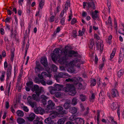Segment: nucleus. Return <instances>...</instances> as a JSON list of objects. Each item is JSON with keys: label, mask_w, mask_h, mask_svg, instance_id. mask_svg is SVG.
Masks as SVG:
<instances>
[{"label": "nucleus", "mask_w": 124, "mask_h": 124, "mask_svg": "<svg viewBox=\"0 0 124 124\" xmlns=\"http://www.w3.org/2000/svg\"><path fill=\"white\" fill-rule=\"evenodd\" d=\"M60 49L57 48L55 49L54 50L53 53L51 54L52 60L54 62L58 59H59V61L63 63H65L67 59V56L71 57L72 54H74L75 56H77L78 55V53L77 52L74 51L70 50L68 52L67 55V52L66 50L62 51L61 52V55L60 56L59 54L60 53Z\"/></svg>", "instance_id": "f257e3e1"}, {"label": "nucleus", "mask_w": 124, "mask_h": 124, "mask_svg": "<svg viewBox=\"0 0 124 124\" xmlns=\"http://www.w3.org/2000/svg\"><path fill=\"white\" fill-rule=\"evenodd\" d=\"M31 91L33 92H35L36 93V94H32V96L33 99L39 102L40 101V99L39 95L43 91V88H39L38 85H35L32 88Z\"/></svg>", "instance_id": "f03ea898"}, {"label": "nucleus", "mask_w": 124, "mask_h": 124, "mask_svg": "<svg viewBox=\"0 0 124 124\" xmlns=\"http://www.w3.org/2000/svg\"><path fill=\"white\" fill-rule=\"evenodd\" d=\"M48 105L47 106V108L45 110V112L48 113L50 110H52L54 108L55 104L51 100H49L48 101Z\"/></svg>", "instance_id": "7ed1b4c3"}, {"label": "nucleus", "mask_w": 124, "mask_h": 124, "mask_svg": "<svg viewBox=\"0 0 124 124\" xmlns=\"http://www.w3.org/2000/svg\"><path fill=\"white\" fill-rule=\"evenodd\" d=\"M68 73L65 72H60L54 76L56 80L58 82H59L58 79L60 78H68L70 77Z\"/></svg>", "instance_id": "20e7f679"}, {"label": "nucleus", "mask_w": 124, "mask_h": 124, "mask_svg": "<svg viewBox=\"0 0 124 124\" xmlns=\"http://www.w3.org/2000/svg\"><path fill=\"white\" fill-rule=\"evenodd\" d=\"M80 59H76L69 63V65L70 67H73L74 66H77L79 68L80 67V65H77V63H78V64H80L81 63H80Z\"/></svg>", "instance_id": "39448f33"}, {"label": "nucleus", "mask_w": 124, "mask_h": 124, "mask_svg": "<svg viewBox=\"0 0 124 124\" xmlns=\"http://www.w3.org/2000/svg\"><path fill=\"white\" fill-rule=\"evenodd\" d=\"M124 57V48H121L119 54V57L118 62L120 63L122 61Z\"/></svg>", "instance_id": "423d86ee"}, {"label": "nucleus", "mask_w": 124, "mask_h": 124, "mask_svg": "<svg viewBox=\"0 0 124 124\" xmlns=\"http://www.w3.org/2000/svg\"><path fill=\"white\" fill-rule=\"evenodd\" d=\"M63 108L60 106H58L56 108V109L59 114L62 115L67 114V111L66 110H63Z\"/></svg>", "instance_id": "0eeeda50"}, {"label": "nucleus", "mask_w": 124, "mask_h": 124, "mask_svg": "<svg viewBox=\"0 0 124 124\" xmlns=\"http://www.w3.org/2000/svg\"><path fill=\"white\" fill-rule=\"evenodd\" d=\"M47 113H50L49 116L52 119L55 118L58 114V113L55 111H49Z\"/></svg>", "instance_id": "6e6552de"}, {"label": "nucleus", "mask_w": 124, "mask_h": 124, "mask_svg": "<svg viewBox=\"0 0 124 124\" xmlns=\"http://www.w3.org/2000/svg\"><path fill=\"white\" fill-rule=\"evenodd\" d=\"M34 110L35 112L37 114L39 113L41 115H42L44 113V110L40 107L35 108Z\"/></svg>", "instance_id": "1a4fd4ad"}, {"label": "nucleus", "mask_w": 124, "mask_h": 124, "mask_svg": "<svg viewBox=\"0 0 124 124\" xmlns=\"http://www.w3.org/2000/svg\"><path fill=\"white\" fill-rule=\"evenodd\" d=\"M27 100L28 103L32 108H33L35 104V103L31 101L32 99L31 96H29L27 98Z\"/></svg>", "instance_id": "9d476101"}, {"label": "nucleus", "mask_w": 124, "mask_h": 124, "mask_svg": "<svg viewBox=\"0 0 124 124\" xmlns=\"http://www.w3.org/2000/svg\"><path fill=\"white\" fill-rule=\"evenodd\" d=\"M40 62L45 67H46L47 66L48 63L46 58L45 57L42 58L41 59Z\"/></svg>", "instance_id": "9b49d317"}, {"label": "nucleus", "mask_w": 124, "mask_h": 124, "mask_svg": "<svg viewBox=\"0 0 124 124\" xmlns=\"http://www.w3.org/2000/svg\"><path fill=\"white\" fill-rule=\"evenodd\" d=\"M35 116V114L34 113H32L27 116V118L29 121H32L34 120Z\"/></svg>", "instance_id": "f8f14e48"}, {"label": "nucleus", "mask_w": 124, "mask_h": 124, "mask_svg": "<svg viewBox=\"0 0 124 124\" xmlns=\"http://www.w3.org/2000/svg\"><path fill=\"white\" fill-rule=\"evenodd\" d=\"M11 66L10 65H9L8 69L7 72V80H8L10 77L11 73Z\"/></svg>", "instance_id": "ddd939ff"}, {"label": "nucleus", "mask_w": 124, "mask_h": 124, "mask_svg": "<svg viewBox=\"0 0 124 124\" xmlns=\"http://www.w3.org/2000/svg\"><path fill=\"white\" fill-rule=\"evenodd\" d=\"M54 86L56 91H59L62 90L63 85H62L55 84L54 85Z\"/></svg>", "instance_id": "4468645a"}, {"label": "nucleus", "mask_w": 124, "mask_h": 124, "mask_svg": "<svg viewBox=\"0 0 124 124\" xmlns=\"http://www.w3.org/2000/svg\"><path fill=\"white\" fill-rule=\"evenodd\" d=\"M77 124H84L85 121L83 119L80 118H77L75 120Z\"/></svg>", "instance_id": "2eb2a0df"}, {"label": "nucleus", "mask_w": 124, "mask_h": 124, "mask_svg": "<svg viewBox=\"0 0 124 124\" xmlns=\"http://www.w3.org/2000/svg\"><path fill=\"white\" fill-rule=\"evenodd\" d=\"M49 92L50 93L52 94H55V91H56L54 87H52L51 86L48 87Z\"/></svg>", "instance_id": "dca6fc26"}, {"label": "nucleus", "mask_w": 124, "mask_h": 124, "mask_svg": "<svg viewBox=\"0 0 124 124\" xmlns=\"http://www.w3.org/2000/svg\"><path fill=\"white\" fill-rule=\"evenodd\" d=\"M71 102L70 100H68L63 105V107L66 109H68L70 106Z\"/></svg>", "instance_id": "f3484780"}, {"label": "nucleus", "mask_w": 124, "mask_h": 124, "mask_svg": "<svg viewBox=\"0 0 124 124\" xmlns=\"http://www.w3.org/2000/svg\"><path fill=\"white\" fill-rule=\"evenodd\" d=\"M112 96L115 97L118 96V93L117 90L115 89H113L112 90Z\"/></svg>", "instance_id": "a211bd4d"}, {"label": "nucleus", "mask_w": 124, "mask_h": 124, "mask_svg": "<svg viewBox=\"0 0 124 124\" xmlns=\"http://www.w3.org/2000/svg\"><path fill=\"white\" fill-rule=\"evenodd\" d=\"M98 13V11L95 10L94 12H92V17L94 20H95L98 17V16L97 14Z\"/></svg>", "instance_id": "6ab92c4d"}, {"label": "nucleus", "mask_w": 124, "mask_h": 124, "mask_svg": "<svg viewBox=\"0 0 124 124\" xmlns=\"http://www.w3.org/2000/svg\"><path fill=\"white\" fill-rule=\"evenodd\" d=\"M77 80V78L75 77H73L71 78H68L66 79L65 80V81L67 82H74L75 83V84H77V82L76 81Z\"/></svg>", "instance_id": "aec40b11"}, {"label": "nucleus", "mask_w": 124, "mask_h": 124, "mask_svg": "<svg viewBox=\"0 0 124 124\" xmlns=\"http://www.w3.org/2000/svg\"><path fill=\"white\" fill-rule=\"evenodd\" d=\"M87 4L88 5L87 7L89 8L91 7L93 9H95V5L93 2H92L87 3Z\"/></svg>", "instance_id": "412c9836"}, {"label": "nucleus", "mask_w": 124, "mask_h": 124, "mask_svg": "<svg viewBox=\"0 0 124 124\" xmlns=\"http://www.w3.org/2000/svg\"><path fill=\"white\" fill-rule=\"evenodd\" d=\"M77 111V108L75 107H72L70 108V112L72 114H74L76 113Z\"/></svg>", "instance_id": "4be33fe9"}, {"label": "nucleus", "mask_w": 124, "mask_h": 124, "mask_svg": "<svg viewBox=\"0 0 124 124\" xmlns=\"http://www.w3.org/2000/svg\"><path fill=\"white\" fill-rule=\"evenodd\" d=\"M63 95V93L61 92H58L55 93V96L57 98H62Z\"/></svg>", "instance_id": "5701e85b"}, {"label": "nucleus", "mask_w": 124, "mask_h": 124, "mask_svg": "<svg viewBox=\"0 0 124 124\" xmlns=\"http://www.w3.org/2000/svg\"><path fill=\"white\" fill-rule=\"evenodd\" d=\"M108 118L111 121V122H110L109 120H108L109 123H111V124H117L116 122L114 120L113 117L111 116H109L108 117Z\"/></svg>", "instance_id": "b1692460"}, {"label": "nucleus", "mask_w": 124, "mask_h": 124, "mask_svg": "<svg viewBox=\"0 0 124 124\" xmlns=\"http://www.w3.org/2000/svg\"><path fill=\"white\" fill-rule=\"evenodd\" d=\"M118 106L116 102H113L111 105V108L113 110L116 109Z\"/></svg>", "instance_id": "393cba45"}, {"label": "nucleus", "mask_w": 124, "mask_h": 124, "mask_svg": "<svg viewBox=\"0 0 124 124\" xmlns=\"http://www.w3.org/2000/svg\"><path fill=\"white\" fill-rule=\"evenodd\" d=\"M16 113L17 116H18L22 117L24 115V114L23 111L20 110H17L16 112Z\"/></svg>", "instance_id": "a878e982"}, {"label": "nucleus", "mask_w": 124, "mask_h": 124, "mask_svg": "<svg viewBox=\"0 0 124 124\" xmlns=\"http://www.w3.org/2000/svg\"><path fill=\"white\" fill-rule=\"evenodd\" d=\"M17 121L19 124H22L25 122V121L24 119L20 117L18 118L17 119Z\"/></svg>", "instance_id": "bb28decb"}, {"label": "nucleus", "mask_w": 124, "mask_h": 124, "mask_svg": "<svg viewBox=\"0 0 124 124\" xmlns=\"http://www.w3.org/2000/svg\"><path fill=\"white\" fill-rule=\"evenodd\" d=\"M79 98L81 101H85L87 98L86 96L82 94L80 95Z\"/></svg>", "instance_id": "cd10ccee"}, {"label": "nucleus", "mask_w": 124, "mask_h": 124, "mask_svg": "<svg viewBox=\"0 0 124 124\" xmlns=\"http://www.w3.org/2000/svg\"><path fill=\"white\" fill-rule=\"evenodd\" d=\"M76 93L74 87H73V88H72L71 90H70V91L69 93V94L73 96Z\"/></svg>", "instance_id": "c85d7f7f"}, {"label": "nucleus", "mask_w": 124, "mask_h": 124, "mask_svg": "<svg viewBox=\"0 0 124 124\" xmlns=\"http://www.w3.org/2000/svg\"><path fill=\"white\" fill-rule=\"evenodd\" d=\"M90 41V44L89 45V47L91 49H92L94 45V43L93 39H91Z\"/></svg>", "instance_id": "c756f323"}, {"label": "nucleus", "mask_w": 124, "mask_h": 124, "mask_svg": "<svg viewBox=\"0 0 124 124\" xmlns=\"http://www.w3.org/2000/svg\"><path fill=\"white\" fill-rule=\"evenodd\" d=\"M39 7L40 9H42L43 7L44 4V0H39Z\"/></svg>", "instance_id": "7c9ffc66"}, {"label": "nucleus", "mask_w": 124, "mask_h": 124, "mask_svg": "<svg viewBox=\"0 0 124 124\" xmlns=\"http://www.w3.org/2000/svg\"><path fill=\"white\" fill-rule=\"evenodd\" d=\"M11 82H10L9 84H7V87H8V96L10 95L11 93H10V91L11 86Z\"/></svg>", "instance_id": "2f4dec72"}, {"label": "nucleus", "mask_w": 124, "mask_h": 124, "mask_svg": "<svg viewBox=\"0 0 124 124\" xmlns=\"http://www.w3.org/2000/svg\"><path fill=\"white\" fill-rule=\"evenodd\" d=\"M116 49L115 48H114L113 49V51L112 53L111 54L110 56V57L109 58L110 60H111L113 58V57L114 56L116 52Z\"/></svg>", "instance_id": "473e14b6"}, {"label": "nucleus", "mask_w": 124, "mask_h": 124, "mask_svg": "<svg viewBox=\"0 0 124 124\" xmlns=\"http://www.w3.org/2000/svg\"><path fill=\"white\" fill-rule=\"evenodd\" d=\"M33 82L32 81L26 83V85L27 86L29 87L30 88L31 90L32 88L34 86V85L33 86Z\"/></svg>", "instance_id": "72a5a7b5"}, {"label": "nucleus", "mask_w": 124, "mask_h": 124, "mask_svg": "<svg viewBox=\"0 0 124 124\" xmlns=\"http://www.w3.org/2000/svg\"><path fill=\"white\" fill-rule=\"evenodd\" d=\"M66 86L67 89L69 90V92H70L72 88H73V85H72L70 84H67Z\"/></svg>", "instance_id": "f704fd0d"}, {"label": "nucleus", "mask_w": 124, "mask_h": 124, "mask_svg": "<svg viewBox=\"0 0 124 124\" xmlns=\"http://www.w3.org/2000/svg\"><path fill=\"white\" fill-rule=\"evenodd\" d=\"M41 98L44 100L43 103V104L44 105L46 104V101L45 100L47 98V97L44 95H42L41 96Z\"/></svg>", "instance_id": "c9c22d12"}, {"label": "nucleus", "mask_w": 124, "mask_h": 124, "mask_svg": "<svg viewBox=\"0 0 124 124\" xmlns=\"http://www.w3.org/2000/svg\"><path fill=\"white\" fill-rule=\"evenodd\" d=\"M50 117L47 118L45 120V122L46 124H49L52 121Z\"/></svg>", "instance_id": "e433bc0d"}, {"label": "nucleus", "mask_w": 124, "mask_h": 124, "mask_svg": "<svg viewBox=\"0 0 124 124\" xmlns=\"http://www.w3.org/2000/svg\"><path fill=\"white\" fill-rule=\"evenodd\" d=\"M65 119L63 118H61L59 119L57 122L58 124H64Z\"/></svg>", "instance_id": "4c0bfd02"}, {"label": "nucleus", "mask_w": 124, "mask_h": 124, "mask_svg": "<svg viewBox=\"0 0 124 124\" xmlns=\"http://www.w3.org/2000/svg\"><path fill=\"white\" fill-rule=\"evenodd\" d=\"M77 100L76 98H73L72 100L71 104L73 106L75 105L77 103Z\"/></svg>", "instance_id": "58836bf2"}, {"label": "nucleus", "mask_w": 124, "mask_h": 124, "mask_svg": "<svg viewBox=\"0 0 124 124\" xmlns=\"http://www.w3.org/2000/svg\"><path fill=\"white\" fill-rule=\"evenodd\" d=\"M16 87L18 88V90L19 92H20L21 88V83H18V82L16 83Z\"/></svg>", "instance_id": "ea45409f"}, {"label": "nucleus", "mask_w": 124, "mask_h": 124, "mask_svg": "<svg viewBox=\"0 0 124 124\" xmlns=\"http://www.w3.org/2000/svg\"><path fill=\"white\" fill-rule=\"evenodd\" d=\"M124 71L122 70H120L118 73V76L119 77H120L123 74Z\"/></svg>", "instance_id": "a19ab883"}, {"label": "nucleus", "mask_w": 124, "mask_h": 124, "mask_svg": "<svg viewBox=\"0 0 124 124\" xmlns=\"http://www.w3.org/2000/svg\"><path fill=\"white\" fill-rule=\"evenodd\" d=\"M102 42V40H100V49L101 51H102L103 49V44Z\"/></svg>", "instance_id": "79ce46f5"}, {"label": "nucleus", "mask_w": 124, "mask_h": 124, "mask_svg": "<svg viewBox=\"0 0 124 124\" xmlns=\"http://www.w3.org/2000/svg\"><path fill=\"white\" fill-rule=\"evenodd\" d=\"M91 82V85L94 86L96 84V80L95 79H93L92 80Z\"/></svg>", "instance_id": "37998d69"}, {"label": "nucleus", "mask_w": 124, "mask_h": 124, "mask_svg": "<svg viewBox=\"0 0 124 124\" xmlns=\"http://www.w3.org/2000/svg\"><path fill=\"white\" fill-rule=\"evenodd\" d=\"M34 124H43L42 122L38 120H35L33 121Z\"/></svg>", "instance_id": "c03bdc74"}, {"label": "nucleus", "mask_w": 124, "mask_h": 124, "mask_svg": "<svg viewBox=\"0 0 124 124\" xmlns=\"http://www.w3.org/2000/svg\"><path fill=\"white\" fill-rule=\"evenodd\" d=\"M76 116L74 115L71 116L69 118L70 120L71 121H73L76 119Z\"/></svg>", "instance_id": "a18cd8bd"}, {"label": "nucleus", "mask_w": 124, "mask_h": 124, "mask_svg": "<svg viewBox=\"0 0 124 124\" xmlns=\"http://www.w3.org/2000/svg\"><path fill=\"white\" fill-rule=\"evenodd\" d=\"M95 98V95L93 93L92 94L90 98V101L91 102H93Z\"/></svg>", "instance_id": "49530a36"}, {"label": "nucleus", "mask_w": 124, "mask_h": 124, "mask_svg": "<svg viewBox=\"0 0 124 124\" xmlns=\"http://www.w3.org/2000/svg\"><path fill=\"white\" fill-rule=\"evenodd\" d=\"M5 71L3 72V73H2V74L1 75V77L0 78V79L1 81H3L4 78V75L5 74Z\"/></svg>", "instance_id": "de8ad7c7"}, {"label": "nucleus", "mask_w": 124, "mask_h": 124, "mask_svg": "<svg viewBox=\"0 0 124 124\" xmlns=\"http://www.w3.org/2000/svg\"><path fill=\"white\" fill-rule=\"evenodd\" d=\"M22 77V75L21 74H20L18 77L17 79V82L18 83H21V79Z\"/></svg>", "instance_id": "09e8293b"}, {"label": "nucleus", "mask_w": 124, "mask_h": 124, "mask_svg": "<svg viewBox=\"0 0 124 124\" xmlns=\"http://www.w3.org/2000/svg\"><path fill=\"white\" fill-rule=\"evenodd\" d=\"M118 32L119 33L124 35V31L123 29L122 28L118 30Z\"/></svg>", "instance_id": "8fccbe9b"}, {"label": "nucleus", "mask_w": 124, "mask_h": 124, "mask_svg": "<svg viewBox=\"0 0 124 124\" xmlns=\"http://www.w3.org/2000/svg\"><path fill=\"white\" fill-rule=\"evenodd\" d=\"M52 67L54 71H56L57 69V68L55 65H52Z\"/></svg>", "instance_id": "3c124183"}, {"label": "nucleus", "mask_w": 124, "mask_h": 124, "mask_svg": "<svg viewBox=\"0 0 124 124\" xmlns=\"http://www.w3.org/2000/svg\"><path fill=\"white\" fill-rule=\"evenodd\" d=\"M76 22V20L75 18H73L72 20L71 24H74Z\"/></svg>", "instance_id": "603ef678"}, {"label": "nucleus", "mask_w": 124, "mask_h": 124, "mask_svg": "<svg viewBox=\"0 0 124 124\" xmlns=\"http://www.w3.org/2000/svg\"><path fill=\"white\" fill-rule=\"evenodd\" d=\"M108 23L109 24H110V25L112 26V21L111 19V18L110 16H109L108 19Z\"/></svg>", "instance_id": "864d4df0"}, {"label": "nucleus", "mask_w": 124, "mask_h": 124, "mask_svg": "<svg viewBox=\"0 0 124 124\" xmlns=\"http://www.w3.org/2000/svg\"><path fill=\"white\" fill-rule=\"evenodd\" d=\"M53 82L51 80H48L46 82V84L48 85H52Z\"/></svg>", "instance_id": "5fc2aeb1"}, {"label": "nucleus", "mask_w": 124, "mask_h": 124, "mask_svg": "<svg viewBox=\"0 0 124 124\" xmlns=\"http://www.w3.org/2000/svg\"><path fill=\"white\" fill-rule=\"evenodd\" d=\"M73 34V36L74 37H76L77 36V32L76 31H73L72 32Z\"/></svg>", "instance_id": "6e6d98bb"}, {"label": "nucleus", "mask_w": 124, "mask_h": 124, "mask_svg": "<svg viewBox=\"0 0 124 124\" xmlns=\"http://www.w3.org/2000/svg\"><path fill=\"white\" fill-rule=\"evenodd\" d=\"M65 22V18H63L61 19L60 21V23L62 25H63L64 24V23Z\"/></svg>", "instance_id": "4d7b16f0"}, {"label": "nucleus", "mask_w": 124, "mask_h": 124, "mask_svg": "<svg viewBox=\"0 0 124 124\" xmlns=\"http://www.w3.org/2000/svg\"><path fill=\"white\" fill-rule=\"evenodd\" d=\"M23 110L26 112H28L29 111V109L27 107L24 106L23 107Z\"/></svg>", "instance_id": "13d9d810"}, {"label": "nucleus", "mask_w": 124, "mask_h": 124, "mask_svg": "<svg viewBox=\"0 0 124 124\" xmlns=\"http://www.w3.org/2000/svg\"><path fill=\"white\" fill-rule=\"evenodd\" d=\"M62 90L66 92H69V90L67 89L66 86V87L63 88L62 89Z\"/></svg>", "instance_id": "bf43d9fd"}, {"label": "nucleus", "mask_w": 124, "mask_h": 124, "mask_svg": "<svg viewBox=\"0 0 124 124\" xmlns=\"http://www.w3.org/2000/svg\"><path fill=\"white\" fill-rule=\"evenodd\" d=\"M5 106L6 108L8 109V108L9 105V102L8 101H6L5 102Z\"/></svg>", "instance_id": "052dcab7"}, {"label": "nucleus", "mask_w": 124, "mask_h": 124, "mask_svg": "<svg viewBox=\"0 0 124 124\" xmlns=\"http://www.w3.org/2000/svg\"><path fill=\"white\" fill-rule=\"evenodd\" d=\"M40 82L43 85H45L46 84V82L43 80H40Z\"/></svg>", "instance_id": "680f3d73"}, {"label": "nucleus", "mask_w": 124, "mask_h": 124, "mask_svg": "<svg viewBox=\"0 0 124 124\" xmlns=\"http://www.w3.org/2000/svg\"><path fill=\"white\" fill-rule=\"evenodd\" d=\"M117 115L118 116L119 118H120V109L119 108V107H118L117 110Z\"/></svg>", "instance_id": "e2e57ef3"}, {"label": "nucleus", "mask_w": 124, "mask_h": 124, "mask_svg": "<svg viewBox=\"0 0 124 124\" xmlns=\"http://www.w3.org/2000/svg\"><path fill=\"white\" fill-rule=\"evenodd\" d=\"M70 4L69 2H66V4H65V7H70Z\"/></svg>", "instance_id": "0e129e2a"}, {"label": "nucleus", "mask_w": 124, "mask_h": 124, "mask_svg": "<svg viewBox=\"0 0 124 124\" xmlns=\"http://www.w3.org/2000/svg\"><path fill=\"white\" fill-rule=\"evenodd\" d=\"M54 20V17L52 16L50 17L49 20L51 22H53Z\"/></svg>", "instance_id": "69168bd1"}, {"label": "nucleus", "mask_w": 124, "mask_h": 124, "mask_svg": "<svg viewBox=\"0 0 124 124\" xmlns=\"http://www.w3.org/2000/svg\"><path fill=\"white\" fill-rule=\"evenodd\" d=\"M10 18L9 17H8L6 18V19L4 21L6 23L9 22L10 21Z\"/></svg>", "instance_id": "338daca9"}, {"label": "nucleus", "mask_w": 124, "mask_h": 124, "mask_svg": "<svg viewBox=\"0 0 124 124\" xmlns=\"http://www.w3.org/2000/svg\"><path fill=\"white\" fill-rule=\"evenodd\" d=\"M94 38H95L98 40H99L100 39V38L99 36L96 34H94Z\"/></svg>", "instance_id": "774afa93"}]
</instances>
